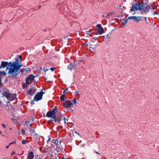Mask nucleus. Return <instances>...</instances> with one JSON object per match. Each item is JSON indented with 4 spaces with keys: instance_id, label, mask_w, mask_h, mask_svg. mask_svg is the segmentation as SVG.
<instances>
[{
    "instance_id": "obj_1",
    "label": "nucleus",
    "mask_w": 159,
    "mask_h": 159,
    "mask_svg": "<svg viewBox=\"0 0 159 159\" xmlns=\"http://www.w3.org/2000/svg\"><path fill=\"white\" fill-rule=\"evenodd\" d=\"M156 8L153 7L151 3L148 4L146 2L144 3L143 1L141 2L138 1L135 4H132V7L130 10H143V8L145 10H154L156 9Z\"/></svg>"
},
{
    "instance_id": "obj_2",
    "label": "nucleus",
    "mask_w": 159,
    "mask_h": 159,
    "mask_svg": "<svg viewBox=\"0 0 159 159\" xmlns=\"http://www.w3.org/2000/svg\"><path fill=\"white\" fill-rule=\"evenodd\" d=\"M21 59V57L20 56H19L15 61H12V64H11L12 67H13V68L11 69L9 72L14 73L15 78L19 73V70H20V68L23 66V65L19 64V62H20Z\"/></svg>"
},
{
    "instance_id": "obj_3",
    "label": "nucleus",
    "mask_w": 159,
    "mask_h": 159,
    "mask_svg": "<svg viewBox=\"0 0 159 159\" xmlns=\"http://www.w3.org/2000/svg\"><path fill=\"white\" fill-rule=\"evenodd\" d=\"M45 92L41 90L40 92H37L35 96L34 99V101L36 100V101H38L40 100L42 98L43 95Z\"/></svg>"
},
{
    "instance_id": "obj_4",
    "label": "nucleus",
    "mask_w": 159,
    "mask_h": 159,
    "mask_svg": "<svg viewBox=\"0 0 159 159\" xmlns=\"http://www.w3.org/2000/svg\"><path fill=\"white\" fill-rule=\"evenodd\" d=\"M34 76L32 74L29 75L26 79V84H30L33 81Z\"/></svg>"
},
{
    "instance_id": "obj_5",
    "label": "nucleus",
    "mask_w": 159,
    "mask_h": 159,
    "mask_svg": "<svg viewBox=\"0 0 159 159\" xmlns=\"http://www.w3.org/2000/svg\"><path fill=\"white\" fill-rule=\"evenodd\" d=\"M12 61H10L8 62L7 61H2L1 62L0 68V69H4L8 66V65H10V66H12L11 64H12Z\"/></svg>"
},
{
    "instance_id": "obj_6",
    "label": "nucleus",
    "mask_w": 159,
    "mask_h": 159,
    "mask_svg": "<svg viewBox=\"0 0 159 159\" xmlns=\"http://www.w3.org/2000/svg\"><path fill=\"white\" fill-rule=\"evenodd\" d=\"M72 105V103L70 101L66 100L64 103L63 106L65 108H70Z\"/></svg>"
},
{
    "instance_id": "obj_7",
    "label": "nucleus",
    "mask_w": 159,
    "mask_h": 159,
    "mask_svg": "<svg viewBox=\"0 0 159 159\" xmlns=\"http://www.w3.org/2000/svg\"><path fill=\"white\" fill-rule=\"evenodd\" d=\"M8 66H8L6 68V70H9V71H8V72H7V74H11V75H12V78H13V79H14L15 78L14 73H11L10 72H9L11 70V69H12V68H13V67H11V66H10V65H8Z\"/></svg>"
},
{
    "instance_id": "obj_8",
    "label": "nucleus",
    "mask_w": 159,
    "mask_h": 159,
    "mask_svg": "<svg viewBox=\"0 0 159 159\" xmlns=\"http://www.w3.org/2000/svg\"><path fill=\"white\" fill-rule=\"evenodd\" d=\"M52 119L54 120L55 122H57L60 123L61 121L63 119L62 118V116H60L59 117H57L55 115V118H53Z\"/></svg>"
},
{
    "instance_id": "obj_9",
    "label": "nucleus",
    "mask_w": 159,
    "mask_h": 159,
    "mask_svg": "<svg viewBox=\"0 0 159 159\" xmlns=\"http://www.w3.org/2000/svg\"><path fill=\"white\" fill-rule=\"evenodd\" d=\"M51 142L55 144L57 146H58L59 144L60 143L61 141L60 139L57 138L56 139H53L52 140Z\"/></svg>"
},
{
    "instance_id": "obj_10",
    "label": "nucleus",
    "mask_w": 159,
    "mask_h": 159,
    "mask_svg": "<svg viewBox=\"0 0 159 159\" xmlns=\"http://www.w3.org/2000/svg\"><path fill=\"white\" fill-rule=\"evenodd\" d=\"M46 116L48 117H50L52 119L55 118V115L52 113L51 111H48L46 114Z\"/></svg>"
},
{
    "instance_id": "obj_11",
    "label": "nucleus",
    "mask_w": 159,
    "mask_h": 159,
    "mask_svg": "<svg viewBox=\"0 0 159 159\" xmlns=\"http://www.w3.org/2000/svg\"><path fill=\"white\" fill-rule=\"evenodd\" d=\"M16 93H11L9 98L8 99V100L10 101H12L14 100L16 98Z\"/></svg>"
},
{
    "instance_id": "obj_12",
    "label": "nucleus",
    "mask_w": 159,
    "mask_h": 159,
    "mask_svg": "<svg viewBox=\"0 0 159 159\" xmlns=\"http://www.w3.org/2000/svg\"><path fill=\"white\" fill-rule=\"evenodd\" d=\"M11 93H10L6 91L3 92V96L6 97L7 99V100H8V99L9 98Z\"/></svg>"
},
{
    "instance_id": "obj_13",
    "label": "nucleus",
    "mask_w": 159,
    "mask_h": 159,
    "mask_svg": "<svg viewBox=\"0 0 159 159\" xmlns=\"http://www.w3.org/2000/svg\"><path fill=\"white\" fill-rule=\"evenodd\" d=\"M11 93H10L6 91L3 92V96L6 97L7 99V100H8V99L9 98Z\"/></svg>"
},
{
    "instance_id": "obj_14",
    "label": "nucleus",
    "mask_w": 159,
    "mask_h": 159,
    "mask_svg": "<svg viewBox=\"0 0 159 159\" xmlns=\"http://www.w3.org/2000/svg\"><path fill=\"white\" fill-rule=\"evenodd\" d=\"M142 16H135L134 20L136 22H138L140 20H142Z\"/></svg>"
},
{
    "instance_id": "obj_15",
    "label": "nucleus",
    "mask_w": 159,
    "mask_h": 159,
    "mask_svg": "<svg viewBox=\"0 0 159 159\" xmlns=\"http://www.w3.org/2000/svg\"><path fill=\"white\" fill-rule=\"evenodd\" d=\"M28 158L29 159H33L34 157V153L32 152H30L28 155Z\"/></svg>"
},
{
    "instance_id": "obj_16",
    "label": "nucleus",
    "mask_w": 159,
    "mask_h": 159,
    "mask_svg": "<svg viewBox=\"0 0 159 159\" xmlns=\"http://www.w3.org/2000/svg\"><path fill=\"white\" fill-rule=\"evenodd\" d=\"M32 89H30V90H28V89H27V91H28V92L27 93L28 95H32L34 94V93L35 92L34 91H33L32 90Z\"/></svg>"
},
{
    "instance_id": "obj_17",
    "label": "nucleus",
    "mask_w": 159,
    "mask_h": 159,
    "mask_svg": "<svg viewBox=\"0 0 159 159\" xmlns=\"http://www.w3.org/2000/svg\"><path fill=\"white\" fill-rule=\"evenodd\" d=\"M109 35V34L106 35L104 37V41L106 43H107L109 40L110 37Z\"/></svg>"
},
{
    "instance_id": "obj_18",
    "label": "nucleus",
    "mask_w": 159,
    "mask_h": 159,
    "mask_svg": "<svg viewBox=\"0 0 159 159\" xmlns=\"http://www.w3.org/2000/svg\"><path fill=\"white\" fill-rule=\"evenodd\" d=\"M89 49L90 51L92 52H94L96 51V48L95 47H92L91 45L89 46Z\"/></svg>"
},
{
    "instance_id": "obj_19",
    "label": "nucleus",
    "mask_w": 159,
    "mask_h": 159,
    "mask_svg": "<svg viewBox=\"0 0 159 159\" xmlns=\"http://www.w3.org/2000/svg\"><path fill=\"white\" fill-rule=\"evenodd\" d=\"M66 98L65 97V94H63L60 97V99L61 101H64Z\"/></svg>"
},
{
    "instance_id": "obj_20",
    "label": "nucleus",
    "mask_w": 159,
    "mask_h": 159,
    "mask_svg": "<svg viewBox=\"0 0 159 159\" xmlns=\"http://www.w3.org/2000/svg\"><path fill=\"white\" fill-rule=\"evenodd\" d=\"M98 30L100 34H102L104 32V30L103 28L98 29Z\"/></svg>"
},
{
    "instance_id": "obj_21",
    "label": "nucleus",
    "mask_w": 159,
    "mask_h": 159,
    "mask_svg": "<svg viewBox=\"0 0 159 159\" xmlns=\"http://www.w3.org/2000/svg\"><path fill=\"white\" fill-rule=\"evenodd\" d=\"M114 14V13L113 12H110V13L107 14L106 17L107 18H109L110 16L113 15Z\"/></svg>"
},
{
    "instance_id": "obj_22",
    "label": "nucleus",
    "mask_w": 159,
    "mask_h": 159,
    "mask_svg": "<svg viewBox=\"0 0 159 159\" xmlns=\"http://www.w3.org/2000/svg\"><path fill=\"white\" fill-rule=\"evenodd\" d=\"M56 107H55L52 109V111H51L55 115H56L55 111H59V110L57 108H56Z\"/></svg>"
},
{
    "instance_id": "obj_23",
    "label": "nucleus",
    "mask_w": 159,
    "mask_h": 159,
    "mask_svg": "<svg viewBox=\"0 0 159 159\" xmlns=\"http://www.w3.org/2000/svg\"><path fill=\"white\" fill-rule=\"evenodd\" d=\"M12 78H12V76L11 77H10L9 76H7L6 78L5 81V82H7V81L8 80H11Z\"/></svg>"
},
{
    "instance_id": "obj_24",
    "label": "nucleus",
    "mask_w": 159,
    "mask_h": 159,
    "mask_svg": "<svg viewBox=\"0 0 159 159\" xmlns=\"http://www.w3.org/2000/svg\"><path fill=\"white\" fill-rule=\"evenodd\" d=\"M56 150L57 152L61 150V148L58 146H57V148H56Z\"/></svg>"
},
{
    "instance_id": "obj_25",
    "label": "nucleus",
    "mask_w": 159,
    "mask_h": 159,
    "mask_svg": "<svg viewBox=\"0 0 159 159\" xmlns=\"http://www.w3.org/2000/svg\"><path fill=\"white\" fill-rule=\"evenodd\" d=\"M21 134L23 135H24L25 134V132L24 129H21Z\"/></svg>"
},
{
    "instance_id": "obj_26",
    "label": "nucleus",
    "mask_w": 159,
    "mask_h": 159,
    "mask_svg": "<svg viewBox=\"0 0 159 159\" xmlns=\"http://www.w3.org/2000/svg\"><path fill=\"white\" fill-rule=\"evenodd\" d=\"M29 142L28 141H26L24 139H23L22 140L21 143L23 144H25L27 143H28Z\"/></svg>"
},
{
    "instance_id": "obj_27",
    "label": "nucleus",
    "mask_w": 159,
    "mask_h": 159,
    "mask_svg": "<svg viewBox=\"0 0 159 159\" xmlns=\"http://www.w3.org/2000/svg\"><path fill=\"white\" fill-rule=\"evenodd\" d=\"M48 148L46 147L44 148V152L45 153H48L47 154H48Z\"/></svg>"
},
{
    "instance_id": "obj_28",
    "label": "nucleus",
    "mask_w": 159,
    "mask_h": 159,
    "mask_svg": "<svg viewBox=\"0 0 159 159\" xmlns=\"http://www.w3.org/2000/svg\"><path fill=\"white\" fill-rule=\"evenodd\" d=\"M28 84H26L24 83L22 84V87L23 89H25L27 87V85Z\"/></svg>"
},
{
    "instance_id": "obj_29",
    "label": "nucleus",
    "mask_w": 159,
    "mask_h": 159,
    "mask_svg": "<svg viewBox=\"0 0 159 159\" xmlns=\"http://www.w3.org/2000/svg\"><path fill=\"white\" fill-rule=\"evenodd\" d=\"M73 66L71 65H70L68 66V69L70 70H71V69L72 68Z\"/></svg>"
},
{
    "instance_id": "obj_30",
    "label": "nucleus",
    "mask_w": 159,
    "mask_h": 159,
    "mask_svg": "<svg viewBox=\"0 0 159 159\" xmlns=\"http://www.w3.org/2000/svg\"><path fill=\"white\" fill-rule=\"evenodd\" d=\"M135 16H130L128 18L129 19L133 20H134Z\"/></svg>"
},
{
    "instance_id": "obj_31",
    "label": "nucleus",
    "mask_w": 159,
    "mask_h": 159,
    "mask_svg": "<svg viewBox=\"0 0 159 159\" xmlns=\"http://www.w3.org/2000/svg\"><path fill=\"white\" fill-rule=\"evenodd\" d=\"M41 6L40 5H39L38 6L36 7L35 8V10H37L40 8Z\"/></svg>"
},
{
    "instance_id": "obj_32",
    "label": "nucleus",
    "mask_w": 159,
    "mask_h": 159,
    "mask_svg": "<svg viewBox=\"0 0 159 159\" xmlns=\"http://www.w3.org/2000/svg\"><path fill=\"white\" fill-rule=\"evenodd\" d=\"M29 131L31 133H34L35 131L34 129H32L31 128L30 129Z\"/></svg>"
},
{
    "instance_id": "obj_33",
    "label": "nucleus",
    "mask_w": 159,
    "mask_h": 159,
    "mask_svg": "<svg viewBox=\"0 0 159 159\" xmlns=\"http://www.w3.org/2000/svg\"><path fill=\"white\" fill-rule=\"evenodd\" d=\"M96 27L98 28V29H100V28H102V25L100 24H97L96 25Z\"/></svg>"
},
{
    "instance_id": "obj_34",
    "label": "nucleus",
    "mask_w": 159,
    "mask_h": 159,
    "mask_svg": "<svg viewBox=\"0 0 159 159\" xmlns=\"http://www.w3.org/2000/svg\"><path fill=\"white\" fill-rule=\"evenodd\" d=\"M129 19L128 18L127 19H125V21L123 23V24L124 25H125L126 23H127V20Z\"/></svg>"
},
{
    "instance_id": "obj_35",
    "label": "nucleus",
    "mask_w": 159,
    "mask_h": 159,
    "mask_svg": "<svg viewBox=\"0 0 159 159\" xmlns=\"http://www.w3.org/2000/svg\"><path fill=\"white\" fill-rule=\"evenodd\" d=\"M72 102H73L74 104H75L76 103V101L75 99L72 100Z\"/></svg>"
},
{
    "instance_id": "obj_36",
    "label": "nucleus",
    "mask_w": 159,
    "mask_h": 159,
    "mask_svg": "<svg viewBox=\"0 0 159 159\" xmlns=\"http://www.w3.org/2000/svg\"><path fill=\"white\" fill-rule=\"evenodd\" d=\"M116 16L118 17H123V13L121 12V14L120 15H118V16Z\"/></svg>"
},
{
    "instance_id": "obj_37",
    "label": "nucleus",
    "mask_w": 159,
    "mask_h": 159,
    "mask_svg": "<svg viewBox=\"0 0 159 159\" xmlns=\"http://www.w3.org/2000/svg\"><path fill=\"white\" fill-rule=\"evenodd\" d=\"M1 79L2 77L0 76V87L2 86V81H1Z\"/></svg>"
},
{
    "instance_id": "obj_38",
    "label": "nucleus",
    "mask_w": 159,
    "mask_h": 159,
    "mask_svg": "<svg viewBox=\"0 0 159 159\" xmlns=\"http://www.w3.org/2000/svg\"><path fill=\"white\" fill-rule=\"evenodd\" d=\"M68 88H67L65 90H64L63 91V94H65V92L66 91H67L68 90Z\"/></svg>"
},
{
    "instance_id": "obj_39",
    "label": "nucleus",
    "mask_w": 159,
    "mask_h": 159,
    "mask_svg": "<svg viewBox=\"0 0 159 159\" xmlns=\"http://www.w3.org/2000/svg\"><path fill=\"white\" fill-rule=\"evenodd\" d=\"M55 69V67H51V68H50V70H51V71H54V69Z\"/></svg>"
},
{
    "instance_id": "obj_40",
    "label": "nucleus",
    "mask_w": 159,
    "mask_h": 159,
    "mask_svg": "<svg viewBox=\"0 0 159 159\" xmlns=\"http://www.w3.org/2000/svg\"><path fill=\"white\" fill-rule=\"evenodd\" d=\"M34 117H32L31 118L30 120V121H34Z\"/></svg>"
},
{
    "instance_id": "obj_41",
    "label": "nucleus",
    "mask_w": 159,
    "mask_h": 159,
    "mask_svg": "<svg viewBox=\"0 0 159 159\" xmlns=\"http://www.w3.org/2000/svg\"><path fill=\"white\" fill-rule=\"evenodd\" d=\"M34 101H32L31 102V104H32V105H34Z\"/></svg>"
},
{
    "instance_id": "obj_42",
    "label": "nucleus",
    "mask_w": 159,
    "mask_h": 159,
    "mask_svg": "<svg viewBox=\"0 0 159 159\" xmlns=\"http://www.w3.org/2000/svg\"><path fill=\"white\" fill-rule=\"evenodd\" d=\"M16 143L15 141H14V142H12L11 143L9 144V145H11V144H14V143Z\"/></svg>"
},
{
    "instance_id": "obj_43",
    "label": "nucleus",
    "mask_w": 159,
    "mask_h": 159,
    "mask_svg": "<svg viewBox=\"0 0 159 159\" xmlns=\"http://www.w3.org/2000/svg\"><path fill=\"white\" fill-rule=\"evenodd\" d=\"M51 140V138L49 137L47 141V143H48V142H49V141Z\"/></svg>"
},
{
    "instance_id": "obj_44",
    "label": "nucleus",
    "mask_w": 159,
    "mask_h": 159,
    "mask_svg": "<svg viewBox=\"0 0 159 159\" xmlns=\"http://www.w3.org/2000/svg\"><path fill=\"white\" fill-rule=\"evenodd\" d=\"M63 119L64 121V122L65 124L66 123V118L65 117H63Z\"/></svg>"
},
{
    "instance_id": "obj_45",
    "label": "nucleus",
    "mask_w": 159,
    "mask_h": 159,
    "mask_svg": "<svg viewBox=\"0 0 159 159\" xmlns=\"http://www.w3.org/2000/svg\"><path fill=\"white\" fill-rule=\"evenodd\" d=\"M84 45H86L87 46H89V45L87 43H85L84 44Z\"/></svg>"
},
{
    "instance_id": "obj_46",
    "label": "nucleus",
    "mask_w": 159,
    "mask_h": 159,
    "mask_svg": "<svg viewBox=\"0 0 159 159\" xmlns=\"http://www.w3.org/2000/svg\"><path fill=\"white\" fill-rule=\"evenodd\" d=\"M93 39H94V40H96L97 39V37H95L93 38Z\"/></svg>"
},
{
    "instance_id": "obj_47",
    "label": "nucleus",
    "mask_w": 159,
    "mask_h": 159,
    "mask_svg": "<svg viewBox=\"0 0 159 159\" xmlns=\"http://www.w3.org/2000/svg\"><path fill=\"white\" fill-rule=\"evenodd\" d=\"M153 13H154V14H157V15H158V13L157 12H153Z\"/></svg>"
},
{
    "instance_id": "obj_48",
    "label": "nucleus",
    "mask_w": 159,
    "mask_h": 159,
    "mask_svg": "<svg viewBox=\"0 0 159 159\" xmlns=\"http://www.w3.org/2000/svg\"><path fill=\"white\" fill-rule=\"evenodd\" d=\"M15 153V152L14 151H13L11 153V155H13Z\"/></svg>"
},
{
    "instance_id": "obj_49",
    "label": "nucleus",
    "mask_w": 159,
    "mask_h": 159,
    "mask_svg": "<svg viewBox=\"0 0 159 159\" xmlns=\"http://www.w3.org/2000/svg\"><path fill=\"white\" fill-rule=\"evenodd\" d=\"M32 127V125L31 124H30V127L29 128H30L31 129Z\"/></svg>"
},
{
    "instance_id": "obj_50",
    "label": "nucleus",
    "mask_w": 159,
    "mask_h": 159,
    "mask_svg": "<svg viewBox=\"0 0 159 159\" xmlns=\"http://www.w3.org/2000/svg\"><path fill=\"white\" fill-rule=\"evenodd\" d=\"M149 11H144L145 13L146 14L147 12H148Z\"/></svg>"
},
{
    "instance_id": "obj_51",
    "label": "nucleus",
    "mask_w": 159,
    "mask_h": 159,
    "mask_svg": "<svg viewBox=\"0 0 159 159\" xmlns=\"http://www.w3.org/2000/svg\"><path fill=\"white\" fill-rule=\"evenodd\" d=\"M50 148V150H49V151L51 152L52 153L53 152L52 151V149L51 148Z\"/></svg>"
},
{
    "instance_id": "obj_52",
    "label": "nucleus",
    "mask_w": 159,
    "mask_h": 159,
    "mask_svg": "<svg viewBox=\"0 0 159 159\" xmlns=\"http://www.w3.org/2000/svg\"><path fill=\"white\" fill-rule=\"evenodd\" d=\"M30 120L29 121H26L25 122V124L27 123H30Z\"/></svg>"
},
{
    "instance_id": "obj_53",
    "label": "nucleus",
    "mask_w": 159,
    "mask_h": 159,
    "mask_svg": "<svg viewBox=\"0 0 159 159\" xmlns=\"http://www.w3.org/2000/svg\"><path fill=\"white\" fill-rule=\"evenodd\" d=\"M91 32L90 31V30H89V31H87V34H89V33Z\"/></svg>"
},
{
    "instance_id": "obj_54",
    "label": "nucleus",
    "mask_w": 159,
    "mask_h": 159,
    "mask_svg": "<svg viewBox=\"0 0 159 159\" xmlns=\"http://www.w3.org/2000/svg\"><path fill=\"white\" fill-rule=\"evenodd\" d=\"M144 20H145V21H147V17H144Z\"/></svg>"
},
{
    "instance_id": "obj_55",
    "label": "nucleus",
    "mask_w": 159,
    "mask_h": 159,
    "mask_svg": "<svg viewBox=\"0 0 159 159\" xmlns=\"http://www.w3.org/2000/svg\"><path fill=\"white\" fill-rule=\"evenodd\" d=\"M48 69H46L44 70V72H46V71H48Z\"/></svg>"
},
{
    "instance_id": "obj_56",
    "label": "nucleus",
    "mask_w": 159,
    "mask_h": 159,
    "mask_svg": "<svg viewBox=\"0 0 159 159\" xmlns=\"http://www.w3.org/2000/svg\"><path fill=\"white\" fill-rule=\"evenodd\" d=\"M2 125H3L4 127V128L5 127V125H4V124H2Z\"/></svg>"
},
{
    "instance_id": "obj_57",
    "label": "nucleus",
    "mask_w": 159,
    "mask_h": 159,
    "mask_svg": "<svg viewBox=\"0 0 159 159\" xmlns=\"http://www.w3.org/2000/svg\"><path fill=\"white\" fill-rule=\"evenodd\" d=\"M95 152L96 153H97V154H98L100 155V154H99V153L98 152H96V151H95Z\"/></svg>"
},
{
    "instance_id": "obj_58",
    "label": "nucleus",
    "mask_w": 159,
    "mask_h": 159,
    "mask_svg": "<svg viewBox=\"0 0 159 159\" xmlns=\"http://www.w3.org/2000/svg\"><path fill=\"white\" fill-rule=\"evenodd\" d=\"M9 145H8V146H7L6 147V148H9Z\"/></svg>"
},
{
    "instance_id": "obj_59",
    "label": "nucleus",
    "mask_w": 159,
    "mask_h": 159,
    "mask_svg": "<svg viewBox=\"0 0 159 159\" xmlns=\"http://www.w3.org/2000/svg\"><path fill=\"white\" fill-rule=\"evenodd\" d=\"M53 155L52 154H51L50 155V157H53Z\"/></svg>"
},
{
    "instance_id": "obj_60",
    "label": "nucleus",
    "mask_w": 159,
    "mask_h": 159,
    "mask_svg": "<svg viewBox=\"0 0 159 159\" xmlns=\"http://www.w3.org/2000/svg\"><path fill=\"white\" fill-rule=\"evenodd\" d=\"M42 148L41 147H39V149L40 150H41L42 149Z\"/></svg>"
},
{
    "instance_id": "obj_61",
    "label": "nucleus",
    "mask_w": 159,
    "mask_h": 159,
    "mask_svg": "<svg viewBox=\"0 0 159 159\" xmlns=\"http://www.w3.org/2000/svg\"><path fill=\"white\" fill-rule=\"evenodd\" d=\"M78 91H76V92H75V94H76V93H78Z\"/></svg>"
},
{
    "instance_id": "obj_62",
    "label": "nucleus",
    "mask_w": 159,
    "mask_h": 159,
    "mask_svg": "<svg viewBox=\"0 0 159 159\" xmlns=\"http://www.w3.org/2000/svg\"><path fill=\"white\" fill-rule=\"evenodd\" d=\"M75 133H76V134H78V135H79V133H78L77 132H75Z\"/></svg>"
},
{
    "instance_id": "obj_63",
    "label": "nucleus",
    "mask_w": 159,
    "mask_h": 159,
    "mask_svg": "<svg viewBox=\"0 0 159 159\" xmlns=\"http://www.w3.org/2000/svg\"><path fill=\"white\" fill-rule=\"evenodd\" d=\"M2 133V132L0 131V134H1Z\"/></svg>"
},
{
    "instance_id": "obj_64",
    "label": "nucleus",
    "mask_w": 159,
    "mask_h": 159,
    "mask_svg": "<svg viewBox=\"0 0 159 159\" xmlns=\"http://www.w3.org/2000/svg\"><path fill=\"white\" fill-rule=\"evenodd\" d=\"M62 159H65V158H64V157H63Z\"/></svg>"
}]
</instances>
